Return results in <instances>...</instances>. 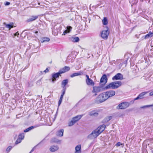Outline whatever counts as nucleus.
I'll use <instances>...</instances> for the list:
<instances>
[{
	"instance_id": "obj_38",
	"label": "nucleus",
	"mask_w": 153,
	"mask_h": 153,
	"mask_svg": "<svg viewBox=\"0 0 153 153\" xmlns=\"http://www.w3.org/2000/svg\"><path fill=\"white\" fill-rule=\"evenodd\" d=\"M66 88H62V94H61L62 95H64L65 94V91L66 90Z\"/></svg>"
},
{
	"instance_id": "obj_29",
	"label": "nucleus",
	"mask_w": 153,
	"mask_h": 153,
	"mask_svg": "<svg viewBox=\"0 0 153 153\" xmlns=\"http://www.w3.org/2000/svg\"><path fill=\"white\" fill-rule=\"evenodd\" d=\"M50 40V39L48 37H44L42 39L41 42L42 43L46 42H48Z\"/></svg>"
},
{
	"instance_id": "obj_21",
	"label": "nucleus",
	"mask_w": 153,
	"mask_h": 153,
	"mask_svg": "<svg viewBox=\"0 0 153 153\" xmlns=\"http://www.w3.org/2000/svg\"><path fill=\"white\" fill-rule=\"evenodd\" d=\"M112 118V117L110 116L109 117H105L104 119L102 121V123H105L109 121Z\"/></svg>"
},
{
	"instance_id": "obj_12",
	"label": "nucleus",
	"mask_w": 153,
	"mask_h": 153,
	"mask_svg": "<svg viewBox=\"0 0 153 153\" xmlns=\"http://www.w3.org/2000/svg\"><path fill=\"white\" fill-rule=\"evenodd\" d=\"M70 70V67L66 66L60 69L59 71L62 74Z\"/></svg>"
},
{
	"instance_id": "obj_16",
	"label": "nucleus",
	"mask_w": 153,
	"mask_h": 153,
	"mask_svg": "<svg viewBox=\"0 0 153 153\" xmlns=\"http://www.w3.org/2000/svg\"><path fill=\"white\" fill-rule=\"evenodd\" d=\"M152 36H153V32L150 31L148 34L143 36V37H144V39H146Z\"/></svg>"
},
{
	"instance_id": "obj_54",
	"label": "nucleus",
	"mask_w": 153,
	"mask_h": 153,
	"mask_svg": "<svg viewBox=\"0 0 153 153\" xmlns=\"http://www.w3.org/2000/svg\"><path fill=\"white\" fill-rule=\"evenodd\" d=\"M35 33L37 34L38 33V32L37 31H36L35 32Z\"/></svg>"
},
{
	"instance_id": "obj_13",
	"label": "nucleus",
	"mask_w": 153,
	"mask_h": 153,
	"mask_svg": "<svg viewBox=\"0 0 153 153\" xmlns=\"http://www.w3.org/2000/svg\"><path fill=\"white\" fill-rule=\"evenodd\" d=\"M105 126V125L104 124L98 127L96 129H97L100 133L101 134L104 130Z\"/></svg>"
},
{
	"instance_id": "obj_41",
	"label": "nucleus",
	"mask_w": 153,
	"mask_h": 153,
	"mask_svg": "<svg viewBox=\"0 0 153 153\" xmlns=\"http://www.w3.org/2000/svg\"><path fill=\"white\" fill-rule=\"evenodd\" d=\"M152 105H145V106H143L141 107L140 108H145L148 107H150L151 106H152Z\"/></svg>"
},
{
	"instance_id": "obj_2",
	"label": "nucleus",
	"mask_w": 153,
	"mask_h": 153,
	"mask_svg": "<svg viewBox=\"0 0 153 153\" xmlns=\"http://www.w3.org/2000/svg\"><path fill=\"white\" fill-rule=\"evenodd\" d=\"M62 74L59 71L57 73H53L51 74V78L49 79V81L51 82L54 83L59 78L60 76H61Z\"/></svg>"
},
{
	"instance_id": "obj_22",
	"label": "nucleus",
	"mask_w": 153,
	"mask_h": 153,
	"mask_svg": "<svg viewBox=\"0 0 153 153\" xmlns=\"http://www.w3.org/2000/svg\"><path fill=\"white\" fill-rule=\"evenodd\" d=\"M86 82L88 85L94 86V83L93 81L91 79L89 80H86Z\"/></svg>"
},
{
	"instance_id": "obj_9",
	"label": "nucleus",
	"mask_w": 153,
	"mask_h": 153,
	"mask_svg": "<svg viewBox=\"0 0 153 153\" xmlns=\"http://www.w3.org/2000/svg\"><path fill=\"white\" fill-rule=\"evenodd\" d=\"M105 93L108 97V99L111 97L115 94V92L113 90H110L105 92Z\"/></svg>"
},
{
	"instance_id": "obj_3",
	"label": "nucleus",
	"mask_w": 153,
	"mask_h": 153,
	"mask_svg": "<svg viewBox=\"0 0 153 153\" xmlns=\"http://www.w3.org/2000/svg\"><path fill=\"white\" fill-rule=\"evenodd\" d=\"M106 28V30L102 31L101 33V37L105 40L107 39L110 33L109 28L107 27Z\"/></svg>"
},
{
	"instance_id": "obj_1",
	"label": "nucleus",
	"mask_w": 153,
	"mask_h": 153,
	"mask_svg": "<svg viewBox=\"0 0 153 153\" xmlns=\"http://www.w3.org/2000/svg\"><path fill=\"white\" fill-rule=\"evenodd\" d=\"M122 85L121 82L120 81H117L112 82L107 85L105 87V89H108L110 88L114 89L117 88Z\"/></svg>"
},
{
	"instance_id": "obj_7",
	"label": "nucleus",
	"mask_w": 153,
	"mask_h": 153,
	"mask_svg": "<svg viewBox=\"0 0 153 153\" xmlns=\"http://www.w3.org/2000/svg\"><path fill=\"white\" fill-rule=\"evenodd\" d=\"M101 86H94L93 87V90L92 92L93 93H95L93 95L94 96H95L97 94V93L99 92L102 91V87Z\"/></svg>"
},
{
	"instance_id": "obj_26",
	"label": "nucleus",
	"mask_w": 153,
	"mask_h": 153,
	"mask_svg": "<svg viewBox=\"0 0 153 153\" xmlns=\"http://www.w3.org/2000/svg\"><path fill=\"white\" fill-rule=\"evenodd\" d=\"M71 40L72 42H79V39L78 37H72L71 38Z\"/></svg>"
},
{
	"instance_id": "obj_43",
	"label": "nucleus",
	"mask_w": 153,
	"mask_h": 153,
	"mask_svg": "<svg viewBox=\"0 0 153 153\" xmlns=\"http://www.w3.org/2000/svg\"><path fill=\"white\" fill-rule=\"evenodd\" d=\"M138 0H135L134 1H132V4H136L138 2Z\"/></svg>"
},
{
	"instance_id": "obj_35",
	"label": "nucleus",
	"mask_w": 153,
	"mask_h": 153,
	"mask_svg": "<svg viewBox=\"0 0 153 153\" xmlns=\"http://www.w3.org/2000/svg\"><path fill=\"white\" fill-rule=\"evenodd\" d=\"M52 33L54 36H56L58 34L57 31L56 30H55V29L53 30Z\"/></svg>"
},
{
	"instance_id": "obj_40",
	"label": "nucleus",
	"mask_w": 153,
	"mask_h": 153,
	"mask_svg": "<svg viewBox=\"0 0 153 153\" xmlns=\"http://www.w3.org/2000/svg\"><path fill=\"white\" fill-rule=\"evenodd\" d=\"M12 147L11 146H9L6 149V151L9 152L11 149H12Z\"/></svg>"
},
{
	"instance_id": "obj_15",
	"label": "nucleus",
	"mask_w": 153,
	"mask_h": 153,
	"mask_svg": "<svg viewBox=\"0 0 153 153\" xmlns=\"http://www.w3.org/2000/svg\"><path fill=\"white\" fill-rule=\"evenodd\" d=\"M83 72L82 71H80L77 73H74L70 75V77L73 78L74 77L83 75Z\"/></svg>"
},
{
	"instance_id": "obj_46",
	"label": "nucleus",
	"mask_w": 153,
	"mask_h": 153,
	"mask_svg": "<svg viewBox=\"0 0 153 153\" xmlns=\"http://www.w3.org/2000/svg\"><path fill=\"white\" fill-rule=\"evenodd\" d=\"M10 2L7 1L4 3V5L5 6H7L10 5Z\"/></svg>"
},
{
	"instance_id": "obj_5",
	"label": "nucleus",
	"mask_w": 153,
	"mask_h": 153,
	"mask_svg": "<svg viewBox=\"0 0 153 153\" xmlns=\"http://www.w3.org/2000/svg\"><path fill=\"white\" fill-rule=\"evenodd\" d=\"M108 78L106 74L102 75L100 79V85L101 87H103L107 82Z\"/></svg>"
},
{
	"instance_id": "obj_11",
	"label": "nucleus",
	"mask_w": 153,
	"mask_h": 153,
	"mask_svg": "<svg viewBox=\"0 0 153 153\" xmlns=\"http://www.w3.org/2000/svg\"><path fill=\"white\" fill-rule=\"evenodd\" d=\"M38 18V16H31L27 20H26V22L28 23L29 22H31L33 21L36 20Z\"/></svg>"
},
{
	"instance_id": "obj_55",
	"label": "nucleus",
	"mask_w": 153,
	"mask_h": 153,
	"mask_svg": "<svg viewBox=\"0 0 153 153\" xmlns=\"http://www.w3.org/2000/svg\"><path fill=\"white\" fill-rule=\"evenodd\" d=\"M29 153H30V152Z\"/></svg>"
},
{
	"instance_id": "obj_51",
	"label": "nucleus",
	"mask_w": 153,
	"mask_h": 153,
	"mask_svg": "<svg viewBox=\"0 0 153 153\" xmlns=\"http://www.w3.org/2000/svg\"><path fill=\"white\" fill-rule=\"evenodd\" d=\"M87 78V79H86V80H89V79H90L89 78V76L88 75H86V76Z\"/></svg>"
},
{
	"instance_id": "obj_32",
	"label": "nucleus",
	"mask_w": 153,
	"mask_h": 153,
	"mask_svg": "<svg viewBox=\"0 0 153 153\" xmlns=\"http://www.w3.org/2000/svg\"><path fill=\"white\" fill-rule=\"evenodd\" d=\"M75 123L74 121L72 119L71 121H70L68 123V125L69 126H73Z\"/></svg>"
},
{
	"instance_id": "obj_30",
	"label": "nucleus",
	"mask_w": 153,
	"mask_h": 153,
	"mask_svg": "<svg viewBox=\"0 0 153 153\" xmlns=\"http://www.w3.org/2000/svg\"><path fill=\"white\" fill-rule=\"evenodd\" d=\"M25 134L23 133H21L19 134L18 136V138H20L22 140H23L24 139L25 137Z\"/></svg>"
},
{
	"instance_id": "obj_47",
	"label": "nucleus",
	"mask_w": 153,
	"mask_h": 153,
	"mask_svg": "<svg viewBox=\"0 0 153 153\" xmlns=\"http://www.w3.org/2000/svg\"><path fill=\"white\" fill-rule=\"evenodd\" d=\"M19 35V33L18 32H16V33H14V36H18Z\"/></svg>"
},
{
	"instance_id": "obj_20",
	"label": "nucleus",
	"mask_w": 153,
	"mask_h": 153,
	"mask_svg": "<svg viewBox=\"0 0 153 153\" xmlns=\"http://www.w3.org/2000/svg\"><path fill=\"white\" fill-rule=\"evenodd\" d=\"M3 24L6 28H9V30L13 27V23H11L10 24H7L6 23L4 22Z\"/></svg>"
},
{
	"instance_id": "obj_53",
	"label": "nucleus",
	"mask_w": 153,
	"mask_h": 153,
	"mask_svg": "<svg viewBox=\"0 0 153 153\" xmlns=\"http://www.w3.org/2000/svg\"><path fill=\"white\" fill-rule=\"evenodd\" d=\"M134 100H131V101H130V103L131 104H133L134 103Z\"/></svg>"
},
{
	"instance_id": "obj_4",
	"label": "nucleus",
	"mask_w": 153,
	"mask_h": 153,
	"mask_svg": "<svg viewBox=\"0 0 153 153\" xmlns=\"http://www.w3.org/2000/svg\"><path fill=\"white\" fill-rule=\"evenodd\" d=\"M100 134L98 131L96 129L93 131L91 134L88 135V138L90 139H92L96 138Z\"/></svg>"
},
{
	"instance_id": "obj_33",
	"label": "nucleus",
	"mask_w": 153,
	"mask_h": 153,
	"mask_svg": "<svg viewBox=\"0 0 153 153\" xmlns=\"http://www.w3.org/2000/svg\"><path fill=\"white\" fill-rule=\"evenodd\" d=\"M103 1H104L103 0H99L98 1V2H100V3L97 4L96 5V7H98L101 4H103L104 3Z\"/></svg>"
},
{
	"instance_id": "obj_27",
	"label": "nucleus",
	"mask_w": 153,
	"mask_h": 153,
	"mask_svg": "<svg viewBox=\"0 0 153 153\" xmlns=\"http://www.w3.org/2000/svg\"><path fill=\"white\" fill-rule=\"evenodd\" d=\"M102 23L104 25H106L108 24V19L106 17H104L102 20Z\"/></svg>"
},
{
	"instance_id": "obj_14",
	"label": "nucleus",
	"mask_w": 153,
	"mask_h": 153,
	"mask_svg": "<svg viewBox=\"0 0 153 153\" xmlns=\"http://www.w3.org/2000/svg\"><path fill=\"white\" fill-rule=\"evenodd\" d=\"M59 149V147L56 145L51 146L50 148V150L51 152H53Z\"/></svg>"
},
{
	"instance_id": "obj_19",
	"label": "nucleus",
	"mask_w": 153,
	"mask_h": 153,
	"mask_svg": "<svg viewBox=\"0 0 153 153\" xmlns=\"http://www.w3.org/2000/svg\"><path fill=\"white\" fill-rule=\"evenodd\" d=\"M148 91H144L140 93L138 96L139 99H142L144 98V96L148 93Z\"/></svg>"
},
{
	"instance_id": "obj_18",
	"label": "nucleus",
	"mask_w": 153,
	"mask_h": 153,
	"mask_svg": "<svg viewBox=\"0 0 153 153\" xmlns=\"http://www.w3.org/2000/svg\"><path fill=\"white\" fill-rule=\"evenodd\" d=\"M68 79H65L63 80L61 83V86L62 88L66 87V85L68 83Z\"/></svg>"
},
{
	"instance_id": "obj_48",
	"label": "nucleus",
	"mask_w": 153,
	"mask_h": 153,
	"mask_svg": "<svg viewBox=\"0 0 153 153\" xmlns=\"http://www.w3.org/2000/svg\"><path fill=\"white\" fill-rule=\"evenodd\" d=\"M49 71V70L48 68H46V69L44 71V72L45 73L48 72Z\"/></svg>"
},
{
	"instance_id": "obj_6",
	"label": "nucleus",
	"mask_w": 153,
	"mask_h": 153,
	"mask_svg": "<svg viewBox=\"0 0 153 153\" xmlns=\"http://www.w3.org/2000/svg\"><path fill=\"white\" fill-rule=\"evenodd\" d=\"M130 105V103L127 102H122L117 106V108L118 109H125L128 107Z\"/></svg>"
},
{
	"instance_id": "obj_37",
	"label": "nucleus",
	"mask_w": 153,
	"mask_h": 153,
	"mask_svg": "<svg viewBox=\"0 0 153 153\" xmlns=\"http://www.w3.org/2000/svg\"><path fill=\"white\" fill-rule=\"evenodd\" d=\"M72 27L71 26H67L66 30H67L68 32H70L71 30Z\"/></svg>"
},
{
	"instance_id": "obj_8",
	"label": "nucleus",
	"mask_w": 153,
	"mask_h": 153,
	"mask_svg": "<svg viewBox=\"0 0 153 153\" xmlns=\"http://www.w3.org/2000/svg\"><path fill=\"white\" fill-rule=\"evenodd\" d=\"M123 79V75L121 73H118L112 77V79L113 80H122Z\"/></svg>"
},
{
	"instance_id": "obj_17",
	"label": "nucleus",
	"mask_w": 153,
	"mask_h": 153,
	"mask_svg": "<svg viewBox=\"0 0 153 153\" xmlns=\"http://www.w3.org/2000/svg\"><path fill=\"white\" fill-rule=\"evenodd\" d=\"M82 116V115H78L73 117L72 119L76 123L81 118Z\"/></svg>"
},
{
	"instance_id": "obj_39",
	"label": "nucleus",
	"mask_w": 153,
	"mask_h": 153,
	"mask_svg": "<svg viewBox=\"0 0 153 153\" xmlns=\"http://www.w3.org/2000/svg\"><path fill=\"white\" fill-rule=\"evenodd\" d=\"M42 140L41 141L40 143H38L37 145H36L35 146L34 148L32 149L31 150V151H30V153H32V152H33V151H34V149L38 145H39L42 142Z\"/></svg>"
},
{
	"instance_id": "obj_23",
	"label": "nucleus",
	"mask_w": 153,
	"mask_h": 153,
	"mask_svg": "<svg viewBox=\"0 0 153 153\" xmlns=\"http://www.w3.org/2000/svg\"><path fill=\"white\" fill-rule=\"evenodd\" d=\"M100 94L101 95L102 97L103 102L108 99V97H107L105 92Z\"/></svg>"
},
{
	"instance_id": "obj_25",
	"label": "nucleus",
	"mask_w": 153,
	"mask_h": 153,
	"mask_svg": "<svg viewBox=\"0 0 153 153\" xmlns=\"http://www.w3.org/2000/svg\"><path fill=\"white\" fill-rule=\"evenodd\" d=\"M64 130L61 129L58 131L57 132L56 135L59 137H62L63 135Z\"/></svg>"
},
{
	"instance_id": "obj_44",
	"label": "nucleus",
	"mask_w": 153,
	"mask_h": 153,
	"mask_svg": "<svg viewBox=\"0 0 153 153\" xmlns=\"http://www.w3.org/2000/svg\"><path fill=\"white\" fill-rule=\"evenodd\" d=\"M62 100L59 99L58 102V106H59L62 102Z\"/></svg>"
},
{
	"instance_id": "obj_56",
	"label": "nucleus",
	"mask_w": 153,
	"mask_h": 153,
	"mask_svg": "<svg viewBox=\"0 0 153 153\" xmlns=\"http://www.w3.org/2000/svg\"><path fill=\"white\" fill-rule=\"evenodd\" d=\"M152 111H153V108L152 109Z\"/></svg>"
},
{
	"instance_id": "obj_10",
	"label": "nucleus",
	"mask_w": 153,
	"mask_h": 153,
	"mask_svg": "<svg viewBox=\"0 0 153 153\" xmlns=\"http://www.w3.org/2000/svg\"><path fill=\"white\" fill-rule=\"evenodd\" d=\"M103 102V100H102V96L100 94L94 100L95 103L97 104H100Z\"/></svg>"
},
{
	"instance_id": "obj_24",
	"label": "nucleus",
	"mask_w": 153,
	"mask_h": 153,
	"mask_svg": "<svg viewBox=\"0 0 153 153\" xmlns=\"http://www.w3.org/2000/svg\"><path fill=\"white\" fill-rule=\"evenodd\" d=\"M81 145H79L75 147V153H81Z\"/></svg>"
},
{
	"instance_id": "obj_31",
	"label": "nucleus",
	"mask_w": 153,
	"mask_h": 153,
	"mask_svg": "<svg viewBox=\"0 0 153 153\" xmlns=\"http://www.w3.org/2000/svg\"><path fill=\"white\" fill-rule=\"evenodd\" d=\"M34 128V126H31L28 128H27L26 129H25L24 131L25 132H28V131H30V130H32V129H33Z\"/></svg>"
},
{
	"instance_id": "obj_50",
	"label": "nucleus",
	"mask_w": 153,
	"mask_h": 153,
	"mask_svg": "<svg viewBox=\"0 0 153 153\" xmlns=\"http://www.w3.org/2000/svg\"><path fill=\"white\" fill-rule=\"evenodd\" d=\"M139 98L137 96V97H136V98H135L134 99V100L135 101V100H139Z\"/></svg>"
},
{
	"instance_id": "obj_28",
	"label": "nucleus",
	"mask_w": 153,
	"mask_h": 153,
	"mask_svg": "<svg viewBox=\"0 0 153 153\" xmlns=\"http://www.w3.org/2000/svg\"><path fill=\"white\" fill-rule=\"evenodd\" d=\"M89 114L90 116H97L98 115V113L94 111H93L90 112Z\"/></svg>"
},
{
	"instance_id": "obj_45",
	"label": "nucleus",
	"mask_w": 153,
	"mask_h": 153,
	"mask_svg": "<svg viewBox=\"0 0 153 153\" xmlns=\"http://www.w3.org/2000/svg\"><path fill=\"white\" fill-rule=\"evenodd\" d=\"M122 144H121L120 142H118L117 143L116 145L117 146H119Z\"/></svg>"
},
{
	"instance_id": "obj_34",
	"label": "nucleus",
	"mask_w": 153,
	"mask_h": 153,
	"mask_svg": "<svg viewBox=\"0 0 153 153\" xmlns=\"http://www.w3.org/2000/svg\"><path fill=\"white\" fill-rule=\"evenodd\" d=\"M42 78H41L40 79L38 80L36 82V84L38 85H40L42 84Z\"/></svg>"
},
{
	"instance_id": "obj_49",
	"label": "nucleus",
	"mask_w": 153,
	"mask_h": 153,
	"mask_svg": "<svg viewBox=\"0 0 153 153\" xmlns=\"http://www.w3.org/2000/svg\"><path fill=\"white\" fill-rule=\"evenodd\" d=\"M149 95L150 96L153 95V91L150 92Z\"/></svg>"
},
{
	"instance_id": "obj_42",
	"label": "nucleus",
	"mask_w": 153,
	"mask_h": 153,
	"mask_svg": "<svg viewBox=\"0 0 153 153\" xmlns=\"http://www.w3.org/2000/svg\"><path fill=\"white\" fill-rule=\"evenodd\" d=\"M68 33H69V32H68L67 30H66L64 31L62 35H65Z\"/></svg>"
},
{
	"instance_id": "obj_36",
	"label": "nucleus",
	"mask_w": 153,
	"mask_h": 153,
	"mask_svg": "<svg viewBox=\"0 0 153 153\" xmlns=\"http://www.w3.org/2000/svg\"><path fill=\"white\" fill-rule=\"evenodd\" d=\"M22 140L21 139L18 138L16 141L15 144L17 145L18 143H21Z\"/></svg>"
},
{
	"instance_id": "obj_52",
	"label": "nucleus",
	"mask_w": 153,
	"mask_h": 153,
	"mask_svg": "<svg viewBox=\"0 0 153 153\" xmlns=\"http://www.w3.org/2000/svg\"><path fill=\"white\" fill-rule=\"evenodd\" d=\"M63 96H64L63 95H62L61 94V96H60V99H61L62 100Z\"/></svg>"
}]
</instances>
